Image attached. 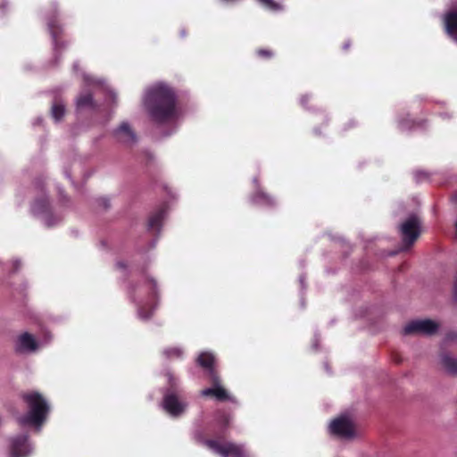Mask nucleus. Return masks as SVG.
I'll return each instance as SVG.
<instances>
[{"label": "nucleus", "mask_w": 457, "mask_h": 457, "mask_svg": "<svg viewBox=\"0 0 457 457\" xmlns=\"http://www.w3.org/2000/svg\"><path fill=\"white\" fill-rule=\"evenodd\" d=\"M204 444L215 453L221 457H251L243 445L233 443H220L216 440H207Z\"/></svg>", "instance_id": "nucleus-4"}, {"label": "nucleus", "mask_w": 457, "mask_h": 457, "mask_svg": "<svg viewBox=\"0 0 457 457\" xmlns=\"http://www.w3.org/2000/svg\"><path fill=\"white\" fill-rule=\"evenodd\" d=\"M262 3L267 9L271 11H278L281 10L282 7L279 4L274 2L273 0H258Z\"/></svg>", "instance_id": "nucleus-23"}, {"label": "nucleus", "mask_w": 457, "mask_h": 457, "mask_svg": "<svg viewBox=\"0 0 457 457\" xmlns=\"http://www.w3.org/2000/svg\"><path fill=\"white\" fill-rule=\"evenodd\" d=\"M252 201L254 204L263 205V206H270L274 203L273 199L270 196H269L268 195H266L265 193H263L262 191H261L259 189L253 195Z\"/></svg>", "instance_id": "nucleus-19"}, {"label": "nucleus", "mask_w": 457, "mask_h": 457, "mask_svg": "<svg viewBox=\"0 0 457 457\" xmlns=\"http://www.w3.org/2000/svg\"><path fill=\"white\" fill-rule=\"evenodd\" d=\"M197 362L200 366L207 370L208 375L211 378V370H215L213 368V354L209 352H204L198 356Z\"/></svg>", "instance_id": "nucleus-16"}, {"label": "nucleus", "mask_w": 457, "mask_h": 457, "mask_svg": "<svg viewBox=\"0 0 457 457\" xmlns=\"http://www.w3.org/2000/svg\"><path fill=\"white\" fill-rule=\"evenodd\" d=\"M303 280H304V278H303V276H301V277H300V283H301V285H302V287H304V282H303Z\"/></svg>", "instance_id": "nucleus-34"}, {"label": "nucleus", "mask_w": 457, "mask_h": 457, "mask_svg": "<svg viewBox=\"0 0 457 457\" xmlns=\"http://www.w3.org/2000/svg\"><path fill=\"white\" fill-rule=\"evenodd\" d=\"M400 126L403 129H408L409 127L407 125H405L403 122H400Z\"/></svg>", "instance_id": "nucleus-32"}, {"label": "nucleus", "mask_w": 457, "mask_h": 457, "mask_svg": "<svg viewBox=\"0 0 457 457\" xmlns=\"http://www.w3.org/2000/svg\"><path fill=\"white\" fill-rule=\"evenodd\" d=\"M47 27H48L49 32L52 36V38H53L54 51H57L59 48V44H58L57 39H58V35L61 34V32H62V28L59 24H57V22L55 21V20L54 18L48 19Z\"/></svg>", "instance_id": "nucleus-17"}, {"label": "nucleus", "mask_w": 457, "mask_h": 457, "mask_svg": "<svg viewBox=\"0 0 457 457\" xmlns=\"http://www.w3.org/2000/svg\"><path fill=\"white\" fill-rule=\"evenodd\" d=\"M182 353V350L178 347L168 348L163 351V354L169 359L180 358Z\"/></svg>", "instance_id": "nucleus-21"}, {"label": "nucleus", "mask_w": 457, "mask_h": 457, "mask_svg": "<svg viewBox=\"0 0 457 457\" xmlns=\"http://www.w3.org/2000/svg\"><path fill=\"white\" fill-rule=\"evenodd\" d=\"M315 341H317V339H315ZM313 346L317 348V342H314Z\"/></svg>", "instance_id": "nucleus-40"}, {"label": "nucleus", "mask_w": 457, "mask_h": 457, "mask_svg": "<svg viewBox=\"0 0 457 457\" xmlns=\"http://www.w3.org/2000/svg\"><path fill=\"white\" fill-rule=\"evenodd\" d=\"M210 378L213 386L202 390L201 395L203 396H213L219 401H233L232 397L221 386L220 378L215 370H211Z\"/></svg>", "instance_id": "nucleus-11"}, {"label": "nucleus", "mask_w": 457, "mask_h": 457, "mask_svg": "<svg viewBox=\"0 0 457 457\" xmlns=\"http://www.w3.org/2000/svg\"><path fill=\"white\" fill-rule=\"evenodd\" d=\"M95 107L93 96L90 92H82L76 100V108L81 112L84 110H91Z\"/></svg>", "instance_id": "nucleus-14"}, {"label": "nucleus", "mask_w": 457, "mask_h": 457, "mask_svg": "<svg viewBox=\"0 0 457 457\" xmlns=\"http://www.w3.org/2000/svg\"><path fill=\"white\" fill-rule=\"evenodd\" d=\"M147 289L152 291L153 295H155L156 283L154 279H151L147 283Z\"/></svg>", "instance_id": "nucleus-25"}, {"label": "nucleus", "mask_w": 457, "mask_h": 457, "mask_svg": "<svg viewBox=\"0 0 457 457\" xmlns=\"http://www.w3.org/2000/svg\"><path fill=\"white\" fill-rule=\"evenodd\" d=\"M64 113L65 107L62 103L57 102L52 105L51 114L56 121H59L64 116Z\"/></svg>", "instance_id": "nucleus-20"}, {"label": "nucleus", "mask_w": 457, "mask_h": 457, "mask_svg": "<svg viewBox=\"0 0 457 457\" xmlns=\"http://www.w3.org/2000/svg\"><path fill=\"white\" fill-rule=\"evenodd\" d=\"M258 54L262 57H270L271 56V53L268 50H259Z\"/></svg>", "instance_id": "nucleus-26"}, {"label": "nucleus", "mask_w": 457, "mask_h": 457, "mask_svg": "<svg viewBox=\"0 0 457 457\" xmlns=\"http://www.w3.org/2000/svg\"><path fill=\"white\" fill-rule=\"evenodd\" d=\"M438 328V323L432 320H416L409 322L403 328V334H422L431 336L437 331Z\"/></svg>", "instance_id": "nucleus-8"}, {"label": "nucleus", "mask_w": 457, "mask_h": 457, "mask_svg": "<svg viewBox=\"0 0 457 457\" xmlns=\"http://www.w3.org/2000/svg\"><path fill=\"white\" fill-rule=\"evenodd\" d=\"M20 267V261L19 260H14L13 261V269H14V271L18 270Z\"/></svg>", "instance_id": "nucleus-29"}, {"label": "nucleus", "mask_w": 457, "mask_h": 457, "mask_svg": "<svg viewBox=\"0 0 457 457\" xmlns=\"http://www.w3.org/2000/svg\"><path fill=\"white\" fill-rule=\"evenodd\" d=\"M112 134L115 142L124 147H132L137 142V136L135 130L127 121H122L112 130Z\"/></svg>", "instance_id": "nucleus-6"}, {"label": "nucleus", "mask_w": 457, "mask_h": 457, "mask_svg": "<svg viewBox=\"0 0 457 457\" xmlns=\"http://www.w3.org/2000/svg\"><path fill=\"white\" fill-rule=\"evenodd\" d=\"M83 79H84V81H85L87 86L102 85L103 84V81L101 79H94V78H92L89 75L84 74L83 75Z\"/></svg>", "instance_id": "nucleus-24"}, {"label": "nucleus", "mask_w": 457, "mask_h": 457, "mask_svg": "<svg viewBox=\"0 0 457 457\" xmlns=\"http://www.w3.org/2000/svg\"><path fill=\"white\" fill-rule=\"evenodd\" d=\"M23 400L28 405L29 411L26 415L19 418V423L21 425H34L39 428L46 420L49 411L46 400L37 392L23 395Z\"/></svg>", "instance_id": "nucleus-2"}, {"label": "nucleus", "mask_w": 457, "mask_h": 457, "mask_svg": "<svg viewBox=\"0 0 457 457\" xmlns=\"http://www.w3.org/2000/svg\"><path fill=\"white\" fill-rule=\"evenodd\" d=\"M446 34L457 43V7L444 15Z\"/></svg>", "instance_id": "nucleus-13"}, {"label": "nucleus", "mask_w": 457, "mask_h": 457, "mask_svg": "<svg viewBox=\"0 0 457 457\" xmlns=\"http://www.w3.org/2000/svg\"><path fill=\"white\" fill-rule=\"evenodd\" d=\"M7 4H8V3L6 0H2L0 2V9L4 8L5 6H7Z\"/></svg>", "instance_id": "nucleus-30"}, {"label": "nucleus", "mask_w": 457, "mask_h": 457, "mask_svg": "<svg viewBox=\"0 0 457 457\" xmlns=\"http://www.w3.org/2000/svg\"><path fill=\"white\" fill-rule=\"evenodd\" d=\"M100 204L104 207V208H108L109 207V201L108 199L106 198H102L100 200Z\"/></svg>", "instance_id": "nucleus-28"}, {"label": "nucleus", "mask_w": 457, "mask_h": 457, "mask_svg": "<svg viewBox=\"0 0 457 457\" xmlns=\"http://www.w3.org/2000/svg\"><path fill=\"white\" fill-rule=\"evenodd\" d=\"M33 452V447L27 435L12 436L9 440V457H29Z\"/></svg>", "instance_id": "nucleus-7"}, {"label": "nucleus", "mask_w": 457, "mask_h": 457, "mask_svg": "<svg viewBox=\"0 0 457 457\" xmlns=\"http://www.w3.org/2000/svg\"><path fill=\"white\" fill-rule=\"evenodd\" d=\"M167 377H168L169 383L170 384V386L172 387L175 386H176V379H175V378L170 373H167Z\"/></svg>", "instance_id": "nucleus-27"}, {"label": "nucleus", "mask_w": 457, "mask_h": 457, "mask_svg": "<svg viewBox=\"0 0 457 457\" xmlns=\"http://www.w3.org/2000/svg\"><path fill=\"white\" fill-rule=\"evenodd\" d=\"M32 212L38 216L42 222L48 228L57 224L61 219L53 217L49 211V204L46 198L37 199L32 205Z\"/></svg>", "instance_id": "nucleus-10"}, {"label": "nucleus", "mask_w": 457, "mask_h": 457, "mask_svg": "<svg viewBox=\"0 0 457 457\" xmlns=\"http://www.w3.org/2000/svg\"><path fill=\"white\" fill-rule=\"evenodd\" d=\"M117 266H118L119 268H122V269H123V268H125L124 263H123V262H119L117 263Z\"/></svg>", "instance_id": "nucleus-33"}, {"label": "nucleus", "mask_w": 457, "mask_h": 457, "mask_svg": "<svg viewBox=\"0 0 457 457\" xmlns=\"http://www.w3.org/2000/svg\"><path fill=\"white\" fill-rule=\"evenodd\" d=\"M39 345L31 334L25 332L18 337L15 349L19 353H27L35 352Z\"/></svg>", "instance_id": "nucleus-12"}, {"label": "nucleus", "mask_w": 457, "mask_h": 457, "mask_svg": "<svg viewBox=\"0 0 457 457\" xmlns=\"http://www.w3.org/2000/svg\"><path fill=\"white\" fill-rule=\"evenodd\" d=\"M139 291H140V292L145 291V287H140V288H139Z\"/></svg>", "instance_id": "nucleus-41"}, {"label": "nucleus", "mask_w": 457, "mask_h": 457, "mask_svg": "<svg viewBox=\"0 0 457 457\" xmlns=\"http://www.w3.org/2000/svg\"><path fill=\"white\" fill-rule=\"evenodd\" d=\"M166 215L165 207L160 208L157 212L153 213L148 220V228L151 230L160 231L162 225V220Z\"/></svg>", "instance_id": "nucleus-15"}, {"label": "nucleus", "mask_w": 457, "mask_h": 457, "mask_svg": "<svg viewBox=\"0 0 457 457\" xmlns=\"http://www.w3.org/2000/svg\"><path fill=\"white\" fill-rule=\"evenodd\" d=\"M162 405L165 411L172 417L182 415L187 407L186 402L180 400L176 394L170 391L164 394Z\"/></svg>", "instance_id": "nucleus-9"}, {"label": "nucleus", "mask_w": 457, "mask_h": 457, "mask_svg": "<svg viewBox=\"0 0 457 457\" xmlns=\"http://www.w3.org/2000/svg\"><path fill=\"white\" fill-rule=\"evenodd\" d=\"M145 304L142 303H138L137 313H138V317L141 320H148L151 317L153 311H154V308L152 307L148 312H145Z\"/></svg>", "instance_id": "nucleus-22"}, {"label": "nucleus", "mask_w": 457, "mask_h": 457, "mask_svg": "<svg viewBox=\"0 0 457 457\" xmlns=\"http://www.w3.org/2000/svg\"><path fill=\"white\" fill-rule=\"evenodd\" d=\"M455 231H456V237H457V220H456V223H455Z\"/></svg>", "instance_id": "nucleus-39"}, {"label": "nucleus", "mask_w": 457, "mask_h": 457, "mask_svg": "<svg viewBox=\"0 0 457 457\" xmlns=\"http://www.w3.org/2000/svg\"><path fill=\"white\" fill-rule=\"evenodd\" d=\"M73 69H74V71H77V69H78V63H74V65H73Z\"/></svg>", "instance_id": "nucleus-37"}, {"label": "nucleus", "mask_w": 457, "mask_h": 457, "mask_svg": "<svg viewBox=\"0 0 457 457\" xmlns=\"http://www.w3.org/2000/svg\"><path fill=\"white\" fill-rule=\"evenodd\" d=\"M453 200L457 203V194L453 196Z\"/></svg>", "instance_id": "nucleus-38"}, {"label": "nucleus", "mask_w": 457, "mask_h": 457, "mask_svg": "<svg viewBox=\"0 0 457 457\" xmlns=\"http://www.w3.org/2000/svg\"><path fill=\"white\" fill-rule=\"evenodd\" d=\"M306 97H307V96H303V97L301 98V104H302V105H304V104H305V98H306Z\"/></svg>", "instance_id": "nucleus-35"}, {"label": "nucleus", "mask_w": 457, "mask_h": 457, "mask_svg": "<svg viewBox=\"0 0 457 457\" xmlns=\"http://www.w3.org/2000/svg\"><path fill=\"white\" fill-rule=\"evenodd\" d=\"M420 221L415 215L410 216L400 226V233L403 238V243L406 247L411 246L419 237L420 230Z\"/></svg>", "instance_id": "nucleus-5"}, {"label": "nucleus", "mask_w": 457, "mask_h": 457, "mask_svg": "<svg viewBox=\"0 0 457 457\" xmlns=\"http://www.w3.org/2000/svg\"><path fill=\"white\" fill-rule=\"evenodd\" d=\"M142 105L151 120L157 124L172 120L178 115L176 94L164 82H156L145 87Z\"/></svg>", "instance_id": "nucleus-1"}, {"label": "nucleus", "mask_w": 457, "mask_h": 457, "mask_svg": "<svg viewBox=\"0 0 457 457\" xmlns=\"http://www.w3.org/2000/svg\"><path fill=\"white\" fill-rule=\"evenodd\" d=\"M348 47H349V44H348V43H345V44L344 45V49H347Z\"/></svg>", "instance_id": "nucleus-36"}, {"label": "nucleus", "mask_w": 457, "mask_h": 457, "mask_svg": "<svg viewBox=\"0 0 457 457\" xmlns=\"http://www.w3.org/2000/svg\"><path fill=\"white\" fill-rule=\"evenodd\" d=\"M330 434L343 439H353L357 436L355 426L350 415L342 414L329 424Z\"/></svg>", "instance_id": "nucleus-3"}, {"label": "nucleus", "mask_w": 457, "mask_h": 457, "mask_svg": "<svg viewBox=\"0 0 457 457\" xmlns=\"http://www.w3.org/2000/svg\"><path fill=\"white\" fill-rule=\"evenodd\" d=\"M109 95H110V96H111L112 98H113V99L116 97L115 93H114L113 91H112V90H109Z\"/></svg>", "instance_id": "nucleus-31"}, {"label": "nucleus", "mask_w": 457, "mask_h": 457, "mask_svg": "<svg viewBox=\"0 0 457 457\" xmlns=\"http://www.w3.org/2000/svg\"><path fill=\"white\" fill-rule=\"evenodd\" d=\"M441 363L443 367L452 375H457V360L449 354H443L441 356Z\"/></svg>", "instance_id": "nucleus-18"}]
</instances>
